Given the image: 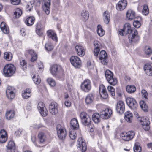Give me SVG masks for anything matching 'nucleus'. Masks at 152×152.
I'll list each match as a JSON object with an SVG mask.
<instances>
[{
	"mask_svg": "<svg viewBox=\"0 0 152 152\" xmlns=\"http://www.w3.org/2000/svg\"><path fill=\"white\" fill-rule=\"evenodd\" d=\"M124 28L125 34H129L128 37L130 42H135L139 40V37L138 35L137 31L135 28L132 29L130 23H125L124 26Z\"/></svg>",
	"mask_w": 152,
	"mask_h": 152,
	"instance_id": "1",
	"label": "nucleus"
},
{
	"mask_svg": "<svg viewBox=\"0 0 152 152\" xmlns=\"http://www.w3.org/2000/svg\"><path fill=\"white\" fill-rule=\"evenodd\" d=\"M15 68L12 64H6L3 69V72L4 75L7 77L11 76L15 72Z\"/></svg>",
	"mask_w": 152,
	"mask_h": 152,
	"instance_id": "2",
	"label": "nucleus"
},
{
	"mask_svg": "<svg viewBox=\"0 0 152 152\" xmlns=\"http://www.w3.org/2000/svg\"><path fill=\"white\" fill-rule=\"evenodd\" d=\"M113 73L109 70H107L105 72V77L109 83L112 85L115 86L117 83L116 78L113 77Z\"/></svg>",
	"mask_w": 152,
	"mask_h": 152,
	"instance_id": "3",
	"label": "nucleus"
},
{
	"mask_svg": "<svg viewBox=\"0 0 152 152\" xmlns=\"http://www.w3.org/2000/svg\"><path fill=\"white\" fill-rule=\"evenodd\" d=\"M82 123L85 125H89L91 121L90 118L88 115L85 112H81L80 115Z\"/></svg>",
	"mask_w": 152,
	"mask_h": 152,
	"instance_id": "4",
	"label": "nucleus"
},
{
	"mask_svg": "<svg viewBox=\"0 0 152 152\" xmlns=\"http://www.w3.org/2000/svg\"><path fill=\"white\" fill-rule=\"evenodd\" d=\"M81 88L83 91L85 92H89L91 88V84L90 80L89 79H86L82 83Z\"/></svg>",
	"mask_w": 152,
	"mask_h": 152,
	"instance_id": "5",
	"label": "nucleus"
},
{
	"mask_svg": "<svg viewBox=\"0 0 152 152\" xmlns=\"http://www.w3.org/2000/svg\"><path fill=\"white\" fill-rule=\"evenodd\" d=\"M135 136V133L133 131H130L127 132L122 133L121 137L122 140L125 141H129L132 140Z\"/></svg>",
	"mask_w": 152,
	"mask_h": 152,
	"instance_id": "6",
	"label": "nucleus"
},
{
	"mask_svg": "<svg viewBox=\"0 0 152 152\" xmlns=\"http://www.w3.org/2000/svg\"><path fill=\"white\" fill-rule=\"evenodd\" d=\"M56 130L58 136L60 139H63L65 138L66 136V130L61 125L58 124L57 125Z\"/></svg>",
	"mask_w": 152,
	"mask_h": 152,
	"instance_id": "7",
	"label": "nucleus"
},
{
	"mask_svg": "<svg viewBox=\"0 0 152 152\" xmlns=\"http://www.w3.org/2000/svg\"><path fill=\"white\" fill-rule=\"evenodd\" d=\"M77 145L78 149L81 150L82 152H85L87 149L86 143L82 137L78 139Z\"/></svg>",
	"mask_w": 152,
	"mask_h": 152,
	"instance_id": "8",
	"label": "nucleus"
},
{
	"mask_svg": "<svg viewBox=\"0 0 152 152\" xmlns=\"http://www.w3.org/2000/svg\"><path fill=\"white\" fill-rule=\"evenodd\" d=\"M70 61L72 65L75 67L79 68L80 67L81 61L80 58L76 56H73L71 57Z\"/></svg>",
	"mask_w": 152,
	"mask_h": 152,
	"instance_id": "9",
	"label": "nucleus"
},
{
	"mask_svg": "<svg viewBox=\"0 0 152 152\" xmlns=\"http://www.w3.org/2000/svg\"><path fill=\"white\" fill-rule=\"evenodd\" d=\"M141 123L143 128L145 131L148 130L150 129L149 124H150L149 119L148 118L141 117L138 119Z\"/></svg>",
	"mask_w": 152,
	"mask_h": 152,
	"instance_id": "10",
	"label": "nucleus"
},
{
	"mask_svg": "<svg viewBox=\"0 0 152 152\" xmlns=\"http://www.w3.org/2000/svg\"><path fill=\"white\" fill-rule=\"evenodd\" d=\"M50 72L53 75L56 76L62 72L61 66L59 65L54 64L50 68Z\"/></svg>",
	"mask_w": 152,
	"mask_h": 152,
	"instance_id": "11",
	"label": "nucleus"
},
{
	"mask_svg": "<svg viewBox=\"0 0 152 152\" xmlns=\"http://www.w3.org/2000/svg\"><path fill=\"white\" fill-rule=\"evenodd\" d=\"M37 107L39 113L42 116H45L47 115L48 112L43 102H39Z\"/></svg>",
	"mask_w": 152,
	"mask_h": 152,
	"instance_id": "12",
	"label": "nucleus"
},
{
	"mask_svg": "<svg viewBox=\"0 0 152 152\" xmlns=\"http://www.w3.org/2000/svg\"><path fill=\"white\" fill-rule=\"evenodd\" d=\"M126 102L127 104L131 108L134 109L137 108V104L134 98L130 97H128L126 98Z\"/></svg>",
	"mask_w": 152,
	"mask_h": 152,
	"instance_id": "13",
	"label": "nucleus"
},
{
	"mask_svg": "<svg viewBox=\"0 0 152 152\" xmlns=\"http://www.w3.org/2000/svg\"><path fill=\"white\" fill-rule=\"evenodd\" d=\"M15 89L14 87L8 86L6 91L7 97L9 99H13L15 96V93L14 92Z\"/></svg>",
	"mask_w": 152,
	"mask_h": 152,
	"instance_id": "14",
	"label": "nucleus"
},
{
	"mask_svg": "<svg viewBox=\"0 0 152 152\" xmlns=\"http://www.w3.org/2000/svg\"><path fill=\"white\" fill-rule=\"evenodd\" d=\"M116 110L117 112L122 114L124 112L125 110V104L122 101H118L116 105Z\"/></svg>",
	"mask_w": 152,
	"mask_h": 152,
	"instance_id": "15",
	"label": "nucleus"
},
{
	"mask_svg": "<svg viewBox=\"0 0 152 152\" xmlns=\"http://www.w3.org/2000/svg\"><path fill=\"white\" fill-rule=\"evenodd\" d=\"M127 5L126 0H121L116 5V9L119 11H122L125 9Z\"/></svg>",
	"mask_w": 152,
	"mask_h": 152,
	"instance_id": "16",
	"label": "nucleus"
},
{
	"mask_svg": "<svg viewBox=\"0 0 152 152\" xmlns=\"http://www.w3.org/2000/svg\"><path fill=\"white\" fill-rule=\"evenodd\" d=\"M99 91L101 97L104 99L107 98L108 94L106 88L103 85H101L99 87Z\"/></svg>",
	"mask_w": 152,
	"mask_h": 152,
	"instance_id": "17",
	"label": "nucleus"
},
{
	"mask_svg": "<svg viewBox=\"0 0 152 152\" xmlns=\"http://www.w3.org/2000/svg\"><path fill=\"white\" fill-rule=\"evenodd\" d=\"M107 58V55L106 52L104 50L101 51L99 53V59L102 64L106 65L107 64L106 59Z\"/></svg>",
	"mask_w": 152,
	"mask_h": 152,
	"instance_id": "18",
	"label": "nucleus"
},
{
	"mask_svg": "<svg viewBox=\"0 0 152 152\" xmlns=\"http://www.w3.org/2000/svg\"><path fill=\"white\" fill-rule=\"evenodd\" d=\"M49 110L51 113L55 115L58 112L57 104L55 102H52L49 106Z\"/></svg>",
	"mask_w": 152,
	"mask_h": 152,
	"instance_id": "19",
	"label": "nucleus"
},
{
	"mask_svg": "<svg viewBox=\"0 0 152 152\" xmlns=\"http://www.w3.org/2000/svg\"><path fill=\"white\" fill-rule=\"evenodd\" d=\"M112 114V111L109 109H106L102 110L101 113V114L104 119H107L109 118Z\"/></svg>",
	"mask_w": 152,
	"mask_h": 152,
	"instance_id": "20",
	"label": "nucleus"
},
{
	"mask_svg": "<svg viewBox=\"0 0 152 152\" xmlns=\"http://www.w3.org/2000/svg\"><path fill=\"white\" fill-rule=\"evenodd\" d=\"M7 139V134L4 129H2L0 131V142L3 143L5 142Z\"/></svg>",
	"mask_w": 152,
	"mask_h": 152,
	"instance_id": "21",
	"label": "nucleus"
},
{
	"mask_svg": "<svg viewBox=\"0 0 152 152\" xmlns=\"http://www.w3.org/2000/svg\"><path fill=\"white\" fill-rule=\"evenodd\" d=\"M50 0H45L44 5L43 7V10L47 15L50 13Z\"/></svg>",
	"mask_w": 152,
	"mask_h": 152,
	"instance_id": "22",
	"label": "nucleus"
},
{
	"mask_svg": "<svg viewBox=\"0 0 152 152\" xmlns=\"http://www.w3.org/2000/svg\"><path fill=\"white\" fill-rule=\"evenodd\" d=\"M75 49L77 54L79 56H82L85 55V50L82 46L79 45H77L75 47Z\"/></svg>",
	"mask_w": 152,
	"mask_h": 152,
	"instance_id": "23",
	"label": "nucleus"
},
{
	"mask_svg": "<svg viewBox=\"0 0 152 152\" xmlns=\"http://www.w3.org/2000/svg\"><path fill=\"white\" fill-rule=\"evenodd\" d=\"M26 53L30 55L31 57V61L32 62L35 61L37 59V55L35 51L32 50H29L26 51Z\"/></svg>",
	"mask_w": 152,
	"mask_h": 152,
	"instance_id": "24",
	"label": "nucleus"
},
{
	"mask_svg": "<svg viewBox=\"0 0 152 152\" xmlns=\"http://www.w3.org/2000/svg\"><path fill=\"white\" fill-rule=\"evenodd\" d=\"M70 126L71 128L74 130L77 129L79 127L77 119L75 118L72 119L70 121Z\"/></svg>",
	"mask_w": 152,
	"mask_h": 152,
	"instance_id": "25",
	"label": "nucleus"
},
{
	"mask_svg": "<svg viewBox=\"0 0 152 152\" xmlns=\"http://www.w3.org/2000/svg\"><path fill=\"white\" fill-rule=\"evenodd\" d=\"M124 118L125 120L128 122L131 123L133 119V114L130 111L126 112L124 114Z\"/></svg>",
	"mask_w": 152,
	"mask_h": 152,
	"instance_id": "26",
	"label": "nucleus"
},
{
	"mask_svg": "<svg viewBox=\"0 0 152 152\" xmlns=\"http://www.w3.org/2000/svg\"><path fill=\"white\" fill-rule=\"evenodd\" d=\"M126 15L128 20H132L135 18L136 13L133 10L129 9L127 12Z\"/></svg>",
	"mask_w": 152,
	"mask_h": 152,
	"instance_id": "27",
	"label": "nucleus"
},
{
	"mask_svg": "<svg viewBox=\"0 0 152 152\" xmlns=\"http://www.w3.org/2000/svg\"><path fill=\"white\" fill-rule=\"evenodd\" d=\"M15 114V112L13 110L7 111L5 113L6 118L8 120L12 119L14 117Z\"/></svg>",
	"mask_w": 152,
	"mask_h": 152,
	"instance_id": "28",
	"label": "nucleus"
},
{
	"mask_svg": "<svg viewBox=\"0 0 152 152\" xmlns=\"http://www.w3.org/2000/svg\"><path fill=\"white\" fill-rule=\"evenodd\" d=\"M99 44L100 43L98 41H95L94 42V53L95 56H98L99 52L100 50L99 47Z\"/></svg>",
	"mask_w": 152,
	"mask_h": 152,
	"instance_id": "29",
	"label": "nucleus"
},
{
	"mask_svg": "<svg viewBox=\"0 0 152 152\" xmlns=\"http://www.w3.org/2000/svg\"><path fill=\"white\" fill-rule=\"evenodd\" d=\"M0 28L3 32L5 34H8L9 32V28L5 23L2 22L0 25Z\"/></svg>",
	"mask_w": 152,
	"mask_h": 152,
	"instance_id": "30",
	"label": "nucleus"
},
{
	"mask_svg": "<svg viewBox=\"0 0 152 152\" xmlns=\"http://www.w3.org/2000/svg\"><path fill=\"white\" fill-rule=\"evenodd\" d=\"M47 36L51 38L53 40L57 41L58 40L56 34L53 31L49 30L47 31Z\"/></svg>",
	"mask_w": 152,
	"mask_h": 152,
	"instance_id": "31",
	"label": "nucleus"
},
{
	"mask_svg": "<svg viewBox=\"0 0 152 152\" xmlns=\"http://www.w3.org/2000/svg\"><path fill=\"white\" fill-rule=\"evenodd\" d=\"M35 18L33 16H30L27 18L25 21L26 24L28 26H32L34 23Z\"/></svg>",
	"mask_w": 152,
	"mask_h": 152,
	"instance_id": "32",
	"label": "nucleus"
},
{
	"mask_svg": "<svg viewBox=\"0 0 152 152\" xmlns=\"http://www.w3.org/2000/svg\"><path fill=\"white\" fill-rule=\"evenodd\" d=\"M94 99V95L92 94H89L85 98V102L87 104H90L93 102Z\"/></svg>",
	"mask_w": 152,
	"mask_h": 152,
	"instance_id": "33",
	"label": "nucleus"
},
{
	"mask_svg": "<svg viewBox=\"0 0 152 152\" xmlns=\"http://www.w3.org/2000/svg\"><path fill=\"white\" fill-rule=\"evenodd\" d=\"M92 120L95 123H98L100 121V115L97 113H95L92 115Z\"/></svg>",
	"mask_w": 152,
	"mask_h": 152,
	"instance_id": "34",
	"label": "nucleus"
},
{
	"mask_svg": "<svg viewBox=\"0 0 152 152\" xmlns=\"http://www.w3.org/2000/svg\"><path fill=\"white\" fill-rule=\"evenodd\" d=\"M103 19L106 24H108L110 21V14L107 11H105L103 14Z\"/></svg>",
	"mask_w": 152,
	"mask_h": 152,
	"instance_id": "35",
	"label": "nucleus"
},
{
	"mask_svg": "<svg viewBox=\"0 0 152 152\" xmlns=\"http://www.w3.org/2000/svg\"><path fill=\"white\" fill-rule=\"evenodd\" d=\"M82 19L84 21H86L89 18V13L88 11L86 10H83L81 13Z\"/></svg>",
	"mask_w": 152,
	"mask_h": 152,
	"instance_id": "36",
	"label": "nucleus"
},
{
	"mask_svg": "<svg viewBox=\"0 0 152 152\" xmlns=\"http://www.w3.org/2000/svg\"><path fill=\"white\" fill-rule=\"evenodd\" d=\"M31 90L30 89H26L24 91V92L22 93L23 97L25 99H27L31 96Z\"/></svg>",
	"mask_w": 152,
	"mask_h": 152,
	"instance_id": "37",
	"label": "nucleus"
},
{
	"mask_svg": "<svg viewBox=\"0 0 152 152\" xmlns=\"http://www.w3.org/2000/svg\"><path fill=\"white\" fill-rule=\"evenodd\" d=\"M126 91L129 93H132L136 90V87L133 85H128L126 87Z\"/></svg>",
	"mask_w": 152,
	"mask_h": 152,
	"instance_id": "38",
	"label": "nucleus"
},
{
	"mask_svg": "<svg viewBox=\"0 0 152 152\" xmlns=\"http://www.w3.org/2000/svg\"><path fill=\"white\" fill-rule=\"evenodd\" d=\"M38 136L40 142H43L46 139V135L43 132H40L38 134Z\"/></svg>",
	"mask_w": 152,
	"mask_h": 152,
	"instance_id": "39",
	"label": "nucleus"
},
{
	"mask_svg": "<svg viewBox=\"0 0 152 152\" xmlns=\"http://www.w3.org/2000/svg\"><path fill=\"white\" fill-rule=\"evenodd\" d=\"M4 56L6 60L10 61L12 59V55L10 52H6L4 54Z\"/></svg>",
	"mask_w": 152,
	"mask_h": 152,
	"instance_id": "40",
	"label": "nucleus"
},
{
	"mask_svg": "<svg viewBox=\"0 0 152 152\" xmlns=\"http://www.w3.org/2000/svg\"><path fill=\"white\" fill-rule=\"evenodd\" d=\"M140 104L142 110L145 111H147L148 107L144 101L142 100L140 102Z\"/></svg>",
	"mask_w": 152,
	"mask_h": 152,
	"instance_id": "41",
	"label": "nucleus"
},
{
	"mask_svg": "<svg viewBox=\"0 0 152 152\" xmlns=\"http://www.w3.org/2000/svg\"><path fill=\"white\" fill-rule=\"evenodd\" d=\"M22 13V11L19 8H16L14 13V14L15 15V17L16 18H18L21 16Z\"/></svg>",
	"mask_w": 152,
	"mask_h": 152,
	"instance_id": "42",
	"label": "nucleus"
},
{
	"mask_svg": "<svg viewBox=\"0 0 152 152\" xmlns=\"http://www.w3.org/2000/svg\"><path fill=\"white\" fill-rule=\"evenodd\" d=\"M142 13L145 15H147L149 13V9L148 6L145 4L143 6Z\"/></svg>",
	"mask_w": 152,
	"mask_h": 152,
	"instance_id": "43",
	"label": "nucleus"
},
{
	"mask_svg": "<svg viewBox=\"0 0 152 152\" xmlns=\"http://www.w3.org/2000/svg\"><path fill=\"white\" fill-rule=\"evenodd\" d=\"M97 33L100 36H102L104 34V31L100 25H98L97 26Z\"/></svg>",
	"mask_w": 152,
	"mask_h": 152,
	"instance_id": "44",
	"label": "nucleus"
},
{
	"mask_svg": "<svg viewBox=\"0 0 152 152\" xmlns=\"http://www.w3.org/2000/svg\"><path fill=\"white\" fill-rule=\"evenodd\" d=\"M133 149L134 152H140L141 151V148L139 143L136 142L135 143Z\"/></svg>",
	"mask_w": 152,
	"mask_h": 152,
	"instance_id": "45",
	"label": "nucleus"
},
{
	"mask_svg": "<svg viewBox=\"0 0 152 152\" xmlns=\"http://www.w3.org/2000/svg\"><path fill=\"white\" fill-rule=\"evenodd\" d=\"M32 79L35 83L37 84H39L41 82L40 77L37 75H34Z\"/></svg>",
	"mask_w": 152,
	"mask_h": 152,
	"instance_id": "46",
	"label": "nucleus"
},
{
	"mask_svg": "<svg viewBox=\"0 0 152 152\" xmlns=\"http://www.w3.org/2000/svg\"><path fill=\"white\" fill-rule=\"evenodd\" d=\"M107 90L108 92L112 96L115 95V91L114 88L112 86H107Z\"/></svg>",
	"mask_w": 152,
	"mask_h": 152,
	"instance_id": "47",
	"label": "nucleus"
},
{
	"mask_svg": "<svg viewBox=\"0 0 152 152\" xmlns=\"http://www.w3.org/2000/svg\"><path fill=\"white\" fill-rule=\"evenodd\" d=\"M144 51L145 53L147 55H150L152 54V50L149 46H146Z\"/></svg>",
	"mask_w": 152,
	"mask_h": 152,
	"instance_id": "48",
	"label": "nucleus"
},
{
	"mask_svg": "<svg viewBox=\"0 0 152 152\" xmlns=\"http://www.w3.org/2000/svg\"><path fill=\"white\" fill-rule=\"evenodd\" d=\"M47 82L49 85L52 87L56 85L55 80L51 78H48L47 79Z\"/></svg>",
	"mask_w": 152,
	"mask_h": 152,
	"instance_id": "49",
	"label": "nucleus"
},
{
	"mask_svg": "<svg viewBox=\"0 0 152 152\" xmlns=\"http://www.w3.org/2000/svg\"><path fill=\"white\" fill-rule=\"evenodd\" d=\"M45 48L48 51H51L53 48V46L50 43H47L45 45Z\"/></svg>",
	"mask_w": 152,
	"mask_h": 152,
	"instance_id": "50",
	"label": "nucleus"
},
{
	"mask_svg": "<svg viewBox=\"0 0 152 152\" xmlns=\"http://www.w3.org/2000/svg\"><path fill=\"white\" fill-rule=\"evenodd\" d=\"M7 147V148H9V149L14 150L15 144L14 142L12 141H9Z\"/></svg>",
	"mask_w": 152,
	"mask_h": 152,
	"instance_id": "51",
	"label": "nucleus"
},
{
	"mask_svg": "<svg viewBox=\"0 0 152 152\" xmlns=\"http://www.w3.org/2000/svg\"><path fill=\"white\" fill-rule=\"evenodd\" d=\"M69 136L72 139H74L76 138V134L74 131H70L69 132Z\"/></svg>",
	"mask_w": 152,
	"mask_h": 152,
	"instance_id": "52",
	"label": "nucleus"
},
{
	"mask_svg": "<svg viewBox=\"0 0 152 152\" xmlns=\"http://www.w3.org/2000/svg\"><path fill=\"white\" fill-rule=\"evenodd\" d=\"M36 32L40 36L42 34L43 31L41 29L40 26L37 25L36 28Z\"/></svg>",
	"mask_w": 152,
	"mask_h": 152,
	"instance_id": "53",
	"label": "nucleus"
},
{
	"mask_svg": "<svg viewBox=\"0 0 152 152\" xmlns=\"http://www.w3.org/2000/svg\"><path fill=\"white\" fill-rule=\"evenodd\" d=\"M20 63L22 69L23 70L26 69L27 64L26 61L24 60H23L22 61H20Z\"/></svg>",
	"mask_w": 152,
	"mask_h": 152,
	"instance_id": "54",
	"label": "nucleus"
},
{
	"mask_svg": "<svg viewBox=\"0 0 152 152\" xmlns=\"http://www.w3.org/2000/svg\"><path fill=\"white\" fill-rule=\"evenodd\" d=\"M33 6V4L31 2H28L27 4L26 7V9L30 11L31 10Z\"/></svg>",
	"mask_w": 152,
	"mask_h": 152,
	"instance_id": "55",
	"label": "nucleus"
},
{
	"mask_svg": "<svg viewBox=\"0 0 152 152\" xmlns=\"http://www.w3.org/2000/svg\"><path fill=\"white\" fill-rule=\"evenodd\" d=\"M133 25L134 27L136 28H139L141 26L140 23L137 20L134 21L133 22Z\"/></svg>",
	"mask_w": 152,
	"mask_h": 152,
	"instance_id": "56",
	"label": "nucleus"
},
{
	"mask_svg": "<svg viewBox=\"0 0 152 152\" xmlns=\"http://www.w3.org/2000/svg\"><path fill=\"white\" fill-rule=\"evenodd\" d=\"M144 69L145 72L146 71H148V70L152 69L151 66L149 64H146L145 65V66L144 67Z\"/></svg>",
	"mask_w": 152,
	"mask_h": 152,
	"instance_id": "57",
	"label": "nucleus"
},
{
	"mask_svg": "<svg viewBox=\"0 0 152 152\" xmlns=\"http://www.w3.org/2000/svg\"><path fill=\"white\" fill-rule=\"evenodd\" d=\"M142 96L145 98L147 99L148 96V94L147 91L145 90H142L141 91Z\"/></svg>",
	"mask_w": 152,
	"mask_h": 152,
	"instance_id": "58",
	"label": "nucleus"
},
{
	"mask_svg": "<svg viewBox=\"0 0 152 152\" xmlns=\"http://www.w3.org/2000/svg\"><path fill=\"white\" fill-rule=\"evenodd\" d=\"M20 0H11V3L14 5H18L20 2Z\"/></svg>",
	"mask_w": 152,
	"mask_h": 152,
	"instance_id": "59",
	"label": "nucleus"
},
{
	"mask_svg": "<svg viewBox=\"0 0 152 152\" xmlns=\"http://www.w3.org/2000/svg\"><path fill=\"white\" fill-rule=\"evenodd\" d=\"M119 34L121 36H123L124 35V34H125V32L124 31V29L123 28V29H119Z\"/></svg>",
	"mask_w": 152,
	"mask_h": 152,
	"instance_id": "60",
	"label": "nucleus"
},
{
	"mask_svg": "<svg viewBox=\"0 0 152 152\" xmlns=\"http://www.w3.org/2000/svg\"><path fill=\"white\" fill-rule=\"evenodd\" d=\"M20 34L22 36H24L26 35L25 30L24 28H21L20 30Z\"/></svg>",
	"mask_w": 152,
	"mask_h": 152,
	"instance_id": "61",
	"label": "nucleus"
},
{
	"mask_svg": "<svg viewBox=\"0 0 152 152\" xmlns=\"http://www.w3.org/2000/svg\"><path fill=\"white\" fill-rule=\"evenodd\" d=\"M145 73L148 75L152 76V69L148 71H146Z\"/></svg>",
	"mask_w": 152,
	"mask_h": 152,
	"instance_id": "62",
	"label": "nucleus"
},
{
	"mask_svg": "<svg viewBox=\"0 0 152 152\" xmlns=\"http://www.w3.org/2000/svg\"><path fill=\"white\" fill-rule=\"evenodd\" d=\"M64 104L65 106L67 107H69L71 105L70 102L68 101H65Z\"/></svg>",
	"mask_w": 152,
	"mask_h": 152,
	"instance_id": "63",
	"label": "nucleus"
},
{
	"mask_svg": "<svg viewBox=\"0 0 152 152\" xmlns=\"http://www.w3.org/2000/svg\"><path fill=\"white\" fill-rule=\"evenodd\" d=\"M87 126H89V127L90 128V131L91 132H92L94 131V126L91 125L90 124L89 125Z\"/></svg>",
	"mask_w": 152,
	"mask_h": 152,
	"instance_id": "64",
	"label": "nucleus"
}]
</instances>
